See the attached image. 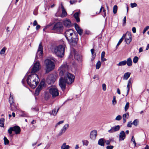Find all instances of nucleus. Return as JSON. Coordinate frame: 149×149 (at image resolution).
Listing matches in <instances>:
<instances>
[{"instance_id": "nucleus-1", "label": "nucleus", "mask_w": 149, "mask_h": 149, "mask_svg": "<svg viewBox=\"0 0 149 149\" xmlns=\"http://www.w3.org/2000/svg\"><path fill=\"white\" fill-rule=\"evenodd\" d=\"M75 77L72 74L68 72H66L64 78L61 77L59 80V85L62 90H65L66 84H70L74 82Z\"/></svg>"}, {"instance_id": "nucleus-2", "label": "nucleus", "mask_w": 149, "mask_h": 149, "mask_svg": "<svg viewBox=\"0 0 149 149\" xmlns=\"http://www.w3.org/2000/svg\"><path fill=\"white\" fill-rule=\"evenodd\" d=\"M65 36L70 45L74 46L77 45L78 39L73 30L69 29L66 30L65 32Z\"/></svg>"}, {"instance_id": "nucleus-3", "label": "nucleus", "mask_w": 149, "mask_h": 149, "mask_svg": "<svg viewBox=\"0 0 149 149\" xmlns=\"http://www.w3.org/2000/svg\"><path fill=\"white\" fill-rule=\"evenodd\" d=\"M28 84L32 88H35L40 81V79L36 74L29 75L26 79Z\"/></svg>"}, {"instance_id": "nucleus-4", "label": "nucleus", "mask_w": 149, "mask_h": 149, "mask_svg": "<svg viewBox=\"0 0 149 149\" xmlns=\"http://www.w3.org/2000/svg\"><path fill=\"white\" fill-rule=\"evenodd\" d=\"M66 46L64 43L62 45H60L56 47L54 49V52L58 57L62 58L64 55L65 48Z\"/></svg>"}, {"instance_id": "nucleus-5", "label": "nucleus", "mask_w": 149, "mask_h": 149, "mask_svg": "<svg viewBox=\"0 0 149 149\" xmlns=\"http://www.w3.org/2000/svg\"><path fill=\"white\" fill-rule=\"evenodd\" d=\"M46 68V73H48L54 70L55 64L53 62L49 59H46L44 62Z\"/></svg>"}, {"instance_id": "nucleus-6", "label": "nucleus", "mask_w": 149, "mask_h": 149, "mask_svg": "<svg viewBox=\"0 0 149 149\" xmlns=\"http://www.w3.org/2000/svg\"><path fill=\"white\" fill-rule=\"evenodd\" d=\"M63 24L61 22H58L54 24L52 30L54 33H60L63 32Z\"/></svg>"}, {"instance_id": "nucleus-7", "label": "nucleus", "mask_w": 149, "mask_h": 149, "mask_svg": "<svg viewBox=\"0 0 149 149\" xmlns=\"http://www.w3.org/2000/svg\"><path fill=\"white\" fill-rule=\"evenodd\" d=\"M12 131L15 132L16 134H19L21 132L20 127L18 126H15L12 127H10L8 130V133L10 135L12 134Z\"/></svg>"}, {"instance_id": "nucleus-8", "label": "nucleus", "mask_w": 149, "mask_h": 149, "mask_svg": "<svg viewBox=\"0 0 149 149\" xmlns=\"http://www.w3.org/2000/svg\"><path fill=\"white\" fill-rule=\"evenodd\" d=\"M60 70L59 75L60 76L65 75V72L68 69V66L66 63H64L60 67Z\"/></svg>"}, {"instance_id": "nucleus-9", "label": "nucleus", "mask_w": 149, "mask_h": 149, "mask_svg": "<svg viewBox=\"0 0 149 149\" xmlns=\"http://www.w3.org/2000/svg\"><path fill=\"white\" fill-rule=\"evenodd\" d=\"M49 93L52 95L54 98L58 96L59 94L58 91L56 88L54 87H52L49 90Z\"/></svg>"}, {"instance_id": "nucleus-10", "label": "nucleus", "mask_w": 149, "mask_h": 149, "mask_svg": "<svg viewBox=\"0 0 149 149\" xmlns=\"http://www.w3.org/2000/svg\"><path fill=\"white\" fill-rule=\"evenodd\" d=\"M43 48L42 45V43L40 42L39 45L38 49L37 52L36 58H38L42 57L43 53Z\"/></svg>"}, {"instance_id": "nucleus-11", "label": "nucleus", "mask_w": 149, "mask_h": 149, "mask_svg": "<svg viewBox=\"0 0 149 149\" xmlns=\"http://www.w3.org/2000/svg\"><path fill=\"white\" fill-rule=\"evenodd\" d=\"M122 37L125 38V41L127 44H129L132 40V36L129 32H127L125 34H124Z\"/></svg>"}, {"instance_id": "nucleus-12", "label": "nucleus", "mask_w": 149, "mask_h": 149, "mask_svg": "<svg viewBox=\"0 0 149 149\" xmlns=\"http://www.w3.org/2000/svg\"><path fill=\"white\" fill-rule=\"evenodd\" d=\"M56 80V76L53 74H50L47 79V82L49 84H53Z\"/></svg>"}, {"instance_id": "nucleus-13", "label": "nucleus", "mask_w": 149, "mask_h": 149, "mask_svg": "<svg viewBox=\"0 0 149 149\" xmlns=\"http://www.w3.org/2000/svg\"><path fill=\"white\" fill-rule=\"evenodd\" d=\"M40 68V63L38 62H36L34 65L33 67L32 68L31 71V74L34 73L38 71Z\"/></svg>"}, {"instance_id": "nucleus-14", "label": "nucleus", "mask_w": 149, "mask_h": 149, "mask_svg": "<svg viewBox=\"0 0 149 149\" xmlns=\"http://www.w3.org/2000/svg\"><path fill=\"white\" fill-rule=\"evenodd\" d=\"M45 83L43 81H41L40 84L36 88L35 90V94L36 95L38 96L40 91L42 89L44 86Z\"/></svg>"}, {"instance_id": "nucleus-15", "label": "nucleus", "mask_w": 149, "mask_h": 149, "mask_svg": "<svg viewBox=\"0 0 149 149\" xmlns=\"http://www.w3.org/2000/svg\"><path fill=\"white\" fill-rule=\"evenodd\" d=\"M120 126L118 125L111 127V129L108 131V132L110 133H113L118 131L120 130Z\"/></svg>"}, {"instance_id": "nucleus-16", "label": "nucleus", "mask_w": 149, "mask_h": 149, "mask_svg": "<svg viewBox=\"0 0 149 149\" xmlns=\"http://www.w3.org/2000/svg\"><path fill=\"white\" fill-rule=\"evenodd\" d=\"M74 26L75 29L78 33L80 36L82 35L83 33V30L80 28L79 25L76 23L74 24Z\"/></svg>"}, {"instance_id": "nucleus-17", "label": "nucleus", "mask_w": 149, "mask_h": 149, "mask_svg": "<svg viewBox=\"0 0 149 149\" xmlns=\"http://www.w3.org/2000/svg\"><path fill=\"white\" fill-rule=\"evenodd\" d=\"M69 125L68 124H65L63 127L58 134V136H61L62 134L64 133L66 131V129L68 128Z\"/></svg>"}, {"instance_id": "nucleus-18", "label": "nucleus", "mask_w": 149, "mask_h": 149, "mask_svg": "<svg viewBox=\"0 0 149 149\" xmlns=\"http://www.w3.org/2000/svg\"><path fill=\"white\" fill-rule=\"evenodd\" d=\"M61 7L62 12L61 14L60 15V17H65L67 15V14L62 3L61 4Z\"/></svg>"}, {"instance_id": "nucleus-19", "label": "nucleus", "mask_w": 149, "mask_h": 149, "mask_svg": "<svg viewBox=\"0 0 149 149\" xmlns=\"http://www.w3.org/2000/svg\"><path fill=\"white\" fill-rule=\"evenodd\" d=\"M63 23L65 26L69 28L71 26V22L69 19H65L63 21Z\"/></svg>"}, {"instance_id": "nucleus-20", "label": "nucleus", "mask_w": 149, "mask_h": 149, "mask_svg": "<svg viewBox=\"0 0 149 149\" xmlns=\"http://www.w3.org/2000/svg\"><path fill=\"white\" fill-rule=\"evenodd\" d=\"M10 107L12 111H17L18 110L17 105L15 103L10 104Z\"/></svg>"}, {"instance_id": "nucleus-21", "label": "nucleus", "mask_w": 149, "mask_h": 149, "mask_svg": "<svg viewBox=\"0 0 149 149\" xmlns=\"http://www.w3.org/2000/svg\"><path fill=\"white\" fill-rule=\"evenodd\" d=\"M97 131L95 130H94L91 131L90 134V138L92 139H95L97 136Z\"/></svg>"}, {"instance_id": "nucleus-22", "label": "nucleus", "mask_w": 149, "mask_h": 149, "mask_svg": "<svg viewBox=\"0 0 149 149\" xmlns=\"http://www.w3.org/2000/svg\"><path fill=\"white\" fill-rule=\"evenodd\" d=\"M119 141L123 140L125 137V133L123 131H121L119 134Z\"/></svg>"}, {"instance_id": "nucleus-23", "label": "nucleus", "mask_w": 149, "mask_h": 149, "mask_svg": "<svg viewBox=\"0 0 149 149\" xmlns=\"http://www.w3.org/2000/svg\"><path fill=\"white\" fill-rule=\"evenodd\" d=\"M105 139L104 138H101L100 139L98 142V144L101 146H104Z\"/></svg>"}, {"instance_id": "nucleus-24", "label": "nucleus", "mask_w": 149, "mask_h": 149, "mask_svg": "<svg viewBox=\"0 0 149 149\" xmlns=\"http://www.w3.org/2000/svg\"><path fill=\"white\" fill-rule=\"evenodd\" d=\"M9 102L10 104L15 103L13 96V95L11 94V93H10V96L9 98Z\"/></svg>"}, {"instance_id": "nucleus-25", "label": "nucleus", "mask_w": 149, "mask_h": 149, "mask_svg": "<svg viewBox=\"0 0 149 149\" xmlns=\"http://www.w3.org/2000/svg\"><path fill=\"white\" fill-rule=\"evenodd\" d=\"M79 13L78 12L75 13L74 15V17L77 22H80V19L79 17Z\"/></svg>"}, {"instance_id": "nucleus-26", "label": "nucleus", "mask_w": 149, "mask_h": 149, "mask_svg": "<svg viewBox=\"0 0 149 149\" xmlns=\"http://www.w3.org/2000/svg\"><path fill=\"white\" fill-rule=\"evenodd\" d=\"M129 116L128 113H127L123 115V123H125L126 119L129 117Z\"/></svg>"}, {"instance_id": "nucleus-27", "label": "nucleus", "mask_w": 149, "mask_h": 149, "mask_svg": "<svg viewBox=\"0 0 149 149\" xmlns=\"http://www.w3.org/2000/svg\"><path fill=\"white\" fill-rule=\"evenodd\" d=\"M126 64L128 66H130L132 65V59L131 58H129L127 59V60L126 61Z\"/></svg>"}, {"instance_id": "nucleus-28", "label": "nucleus", "mask_w": 149, "mask_h": 149, "mask_svg": "<svg viewBox=\"0 0 149 149\" xmlns=\"http://www.w3.org/2000/svg\"><path fill=\"white\" fill-rule=\"evenodd\" d=\"M131 73L129 72L125 73L123 76V79L125 80H127L130 77Z\"/></svg>"}, {"instance_id": "nucleus-29", "label": "nucleus", "mask_w": 149, "mask_h": 149, "mask_svg": "<svg viewBox=\"0 0 149 149\" xmlns=\"http://www.w3.org/2000/svg\"><path fill=\"white\" fill-rule=\"evenodd\" d=\"M75 59L78 61H81V57L80 55L77 54H75L74 56Z\"/></svg>"}, {"instance_id": "nucleus-30", "label": "nucleus", "mask_w": 149, "mask_h": 149, "mask_svg": "<svg viewBox=\"0 0 149 149\" xmlns=\"http://www.w3.org/2000/svg\"><path fill=\"white\" fill-rule=\"evenodd\" d=\"M70 148V146L69 145H66V143H63L61 147V149H69Z\"/></svg>"}, {"instance_id": "nucleus-31", "label": "nucleus", "mask_w": 149, "mask_h": 149, "mask_svg": "<svg viewBox=\"0 0 149 149\" xmlns=\"http://www.w3.org/2000/svg\"><path fill=\"white\" fill-rule=\"evenodd\" d=\"M126 64V60L121 61L119 62V63L117 64L119 66H123Z\"/></svg>"}, {"instance_id": "nucleus-32", "label": "nucleus", "mask_w": 149, "mask_h": 149, "mask_svg": "<svg viewBox=\"0 0 149 149\" xmlns=\"http://www.w3.org/2000/svg\"><path fill=\"white\" fill-rule=\"evenodd\" d=\"M4 119L1 118L0 119V126L2 127H4Z\"/></svg>"}, {"instance_id": "nucleus-33", "label": "nucleus", "mask_w": 149, "mask_h": 149, "mask_svg": "<svg viewBox=\"0 0 149 149\" xmlns=\"http://www.w3.org/2000/svg\"><path fill=\"white\" fill-rule=\"evenodd\" d=\"M101 63L100 61H98L96 65V68L97 69H98L100 68L101 65Z\"/></svg>"}, {"instance_id": "nucleus-34", "label": "nucleus", "mask_w": 149, "mask_h": 149, "mask_svg": "<svg viewBox=\"0 0 149 149\" xmlns=\"http://www.w3.org/2000/svg\"><path fill=\"white\" fill-rule=\"evenodd\" d=\"M7 48L6 47H3L1 50L0 52V54L2 55V54H4L5 53L6 51V50Z\"/></svg>"}, {"instance_id": "nucleus-35", "label": "nucleus", "mask_w": 149, "mask_h": 149, "mask_svg": "<svg viewBox=\"0 0 149 149\" xmlns=\"http://www.w3.org/2000/svg\"><path fill=\"white\" fill-rule=\"evenodd\" d=\"M20 113L19 116L20 117H26L28 116L27 114L25 112H20Z\"/></svg>"}, {"instance_id": "nucleus-36", "label": "nucleus", "mask_w": 149, "mask_h": 149, "mask_svg": "<svg viewBox=\"0 0 149 149\" xmlns=\"http://www.w3.org/2000/svg\"><path fill=\"white\" fill-rule=\"evenodd\" d=\"M118 9L117 6L115 5H114L113 7V12L114 14H115L116 13Z\"/></svg>"}, {"instance_id": "nucleus-37", "label": "nucleus", "mask_w": 149, "mask_h": 149, "mask_svg": "<svg viewBox=\"0 0 149 149\" xmlns=\"http://www.w3.org/2000/svg\"><path fill=\"white\" fill-rule=\"evenodd\" d=\"M4 142V144L5 145L8 144L9 143V141L7 139L6 137H5L3 139Z\"/></svg>"}, {"instance_id": "nucleus-38", "label": "nucleus", "mask_w": 149, "mask_h": 149, "mask_svg": "<svg viewBox=\"0 0 149 149\" xmlns=\"http://www.w3.org/2000/svg\"><path fill=\"white\" fill-rule=\"evenodd\" d=\"M139 60V58L137 56H135L133 59V62L134 63H136Z\"/></svg>"}, {"instance_id": "nucleus-39", "label": "nucleus", "mask_w": 149, "mask_h": 149, "mask_svg": "<svg viewBox=\"0 0 149 149\" xmlns=\"http://www.w3.org/2000/svg\"><path fill=\"white\" fill-rule=\"evenodd\" d=\"M83 145L87 146L88 143V141L87 140H83L82 141Z\"/></svg>"}, {"instance_id": "nucleus-40", "label": "nucleus", "mask_w": 149, "mask_h": 149, "mask_svg": "<svg viewBox=\"0 0 149 149\" xmlns=\"http://www.w3.org/2000/svg\"><path fill=\"white\" fill-rule=\"evenodd\" d=\"M116 96H113V100L112 101V104H113V105H115L116 103Z\"/></svg>"}, {"instance_id": "nucleus-41", "label": "nucleus", "mask_w": 149, "mask_h": 149, "mask_svg": "<svg viewBox=\"0 0 149 149\" xmlns=\"http://www.w3.org/2000/svg\"><path fill=\"white\" fill-rule=\"evenodd\" d=\"M123 37H122L119 40V41H118V43H117V45H116V47H117L121 43V42H122L123 40Z\"/></svg>"}, {"instance_id": "nucleus-42", "label": "nucleus", "mask_w": 149, "mask_h": 149, "mask_svg": "<svg viewBox=\"0 0 149 149\" xmlns=\"http://www.w3.org/2000/svg\"><path fill=\"white\" fill-rule=\"evenodd\" d=\"M129 103L128 102L126 103L125 107V111H126L127 109H128L129 107Z\"/></svg>"}, {"instance_id": "nucleus-43", "label": "nucleus", "mask_w": 149, "mask_h": 149, "mask_svg": "<svg viewBox=\"0 0 149 149\" xmlns=\"http://www.w3.org/2000/svg\"><path fill=\"white\" fill-rule=\"evenodd\" d=\"M149 29V26H147L144 29L143 31V34H144L146 31Z\"/></svg>"}, {"instance_id": "nucleus-44", "label": "nucleus", "mask_w": 149, "mask_h": 149, "mask_svg": "<svg viewBox=\"0 0 149 149\" xmlns=\"http://www.w3.org/2000/svg\"><path fill=\"white\" fill-rule=\"evenodd\" d=\"M131 7L132 8H134V7H136L137 6V4L136 3H131Z\"/></svg>"}, {"instance_id": "nucleus-45", "label": "nucleus", "mask_w": 149, "mask_h": 149, "mask_svg": "<svg viewBox=\"0 0 149 149\" xmlns=\"http://www.w3.org/2000/svg\"><path fill=\"white\" fill-rule=\"evenodd\" d=\"M138 120L137 119L134 120L133 122L132 123L135 126L137 125Z\"/></svg>"}, {"instance_id": "nucleus-46", "label": "nucleus", "mask_w": 149, "mask_h": 149, "mask_svg": "<svg viewBox=\"0 0 149 149\" xmlns=\"http://www.w3.org/2000/svg\"><path fill=\"white\" fill-rule=\"evenodd\" d=\"M131 141H132L133 142L134 144V146H136V143L135 140L134 138V137L133 136H132V137Z\"/></svg>"}, {"instance_id": "nucleus-47", "label": "nucleus", "mask_w": 149, "mask_h": 149, "mask_svg": "<svg viewBox=\"0 0 149 149\" xmlns=\"http://www.w3.org/2000/svg\"><path fill=\"white\" fill-rule=\"evenodd\" d=\"M77 2V0H70V3L71 4H75Z\"/></svg>"}, {"instance_id": "nucleus-48", "label": "nucleus", "mask_w": 149, "mask_h": 149, "mask_svg": "<svg viewBox=\"0 0 149 149\" xmlns=\"http://www.w3.org/2000/svg\"><path fill=\"white\" fill-rule=\"evenodd\" d=\"M102 89L104 91H105L106 89V85L105 84H103L102 85Z\"/></svg>"}, {"instance_id": "nucleus-49", "label": "nucleus", "mask_w": 149, "mask_h": 149, "mask_svg": "<svg viewBox=\"0 0 149 149\" xmlns=\"http://www.w3.org/2000/svg\"><path fill=\"white\" fill-rule=\"evenodd\" d=\"M121 118H122V117L121 116L118 115L116 117V120H120V119H121Z\"/></svg>"}, {"instance_id": "nucleus-50", "label": "nucleus", "mask_w": 149, "mask_h": 149, "mask_svg": "<svg viewBox=\"0 0 149 149\" xmlns=\"http://www.w3.org/2000/svg\"><path fill=\"white\" fill-rule=\"evenodd\" d=\"M132 84V78H130L128 81V85H131Z\"/></svg>"}, {"instance_id": "nucleus-51", "label": "nucleus", "mask_w": 149, "mask_h": 149, "mask_svg": "<svg viewBox=\"0 0 149 149\" xmlns=\"http://www.w3.org/2000/svg\"><path fill=\"white\" fill-rule=\"evenodd\" d=\"M64 122V120H62L59 121L58 122L57 124H56L55 127H56L58 125H59L60 124H62Z\"/></svg>"}, {"instance_id": "nucleus-52", "label": "nucleus", "mask_w": 149, "mask_h": 149, "mask_svg": "<svg viewBox=\"0 0 149 149\" xmlns=\"http://www.w3.org/2000/svg\"><path fill=\"white\" fill-rule=\"evenodd\" d=\"M94 79H96L97 80H98L99 79V77L98 75H95L93 77Z\"/></svg>"}, {"instance_id": "nucleus-53", "label": "nucleus", "mask_w": 149, "mask_h": 149, "mask_svg": "<svg viewBox=\"0 0 149 149\" xmlns=\"http://www.w3.org/2000/svg\"><path fill=\"white\" fill-rule=\"evenodd\" d=\"M130 85H127V94L126 95V96L128 94V93H129V90H130Z\"/></svg>"}, {"instance_id": "nucleus-54", "label": "nucleus", "mask_w": 149, "mask_h": 149, "mask_svg": "<svg viewBox=\"0 0 149 149\" xmlns=\"http://www.w3.org/2000/svg\"><path fill=\"white\" fill-rule=\"evenodd\" d=\"M113 148V146H107V149H112Z\"/></svg>"}, {"instance_id": "nucleus-55", "label": "nucleus", "mask_w": 149, "mask_h": 149, "mask_svg": "<svg viewBox=\"0 0 149 149\" xmlns=\"http://www.w3.org/2000/svg\"><path fill=\"white\" fill-rule=\"evenodd\" d=\"M59 108H55L53 110L52 112H58Z\"/></svg>"}, {"instance_id": "nucleus-56", "label": "nucleus", "mask_w": 149, "mask_h": 149, "mask_svg": "<svg viewBox=\"0 0 149 149\" xmlns=\"http://www.w3.org/2000/svg\"><path fill=\"white\" fill-rule=\"evenodd\" d=\"M51 115L55 116L56 115L57 112H49Z\"/></svg>"}, {"instance_id": "nucleus-57", "label": "nucleus", "mask_w": 149, "mask_h": 149, "mask_svg": "<svg viewBox=\"0 0 149 149\" xmlns=\"http://www.w3.org/2000/svg\"><path fill=\"white\" fill-rule=\"evenodd\" d=\"M132 124V123L129 122L127 125V126L129 127H131Z\"/></svg>"}, {"instance_id": "nucleus-58", "label": "nucleus", "mask_w": 149, "mask_h": 149, "mask_svg": "<svg viewBox=\"0 0 149 149\" xmlns=\"http://www.w3.org/2000/svg\"><path fill=\"white\" fill-rule=\"evenodd\" d=\"M37 24L38 23L37 21L36 20H34L33 23V25L34 26H35L37 25Z\"/></svg>"}, {"instance_id": "nucleus-59", "label": "nucleus", "mask_w": 149, "mask_h": 149, "mask_svg": "<svg viewBox=\"0 0 149 149\" xmlns=\"http://www.w3.org/2000/svg\"><path fill=\"white\" fill-rule=\"evenodd\" d=\"M105 54V52L104 51H103L101 53V57H104Z\"/></svg>"}, {"instance_id": "nucleus-60", "label": "nucleus", "mask_w": 149, "mask_h": 149, "mask_svg": "<svg viewBox=\"0 0 149 149\" xmlns=\"http://www.w3.org/2000/svg\"><path fill=\"white\" fill-rule=\"evenodd\" d=\"M26 78H24L22 80V82L23 84V85L24 86H25L24 85V83L25 82V80H26Z\"/></svg>"}, {"instance_id": "nucleus-61", "label": "nucleus", "mask_w": 149, "mask_h": 149, "mask_svg": "<svg viewBox=\"0 0 149 149\" xmlns=\"http://www.w3.org/2000/svg\"><path fill=\"white\" fill-rule=\"evenodd\" d=\"M126 17L125 16L124 17V18H123V25H124V24H126Z\"/></svg>"}, {"instance_id": "nucleus-62", "label": "nucleus", "mask_w": 149, "mask_h": 149, "mask_svg": "<svg viewBox=\"0 0 149 149\" xmlns=\"http://www.w3.org/2000/svg\"><path fill=\"white\" fill-rule=\"evenodd\" d=\"M104 143H106V144L107 145H109L110 143V141L109 140L106 141L105 140Z\"/></svg>"}, {"instance_id": "nucleus-63", "label": "nucleus", "mask_w": 149, "mask_h": 149, "mask_svg": "<svg viewBox=\"0 0 149 149\" xmlns=\"http://www.w3.org/2000/svg\"><path fill=\"white\" fill-rule=\"evenodd\" d=\"M101 61L102 62H104V61H107V59L104 58V57H101Z\"/></svg>"}, {"instance_id": "nucleus-64", "label": "nucleus", "mask_w": 149, "mask_h": 149, "mask_svg": "<svg viewBox=\"0 0 149 149\" xmlns=\"http://www.w3.org/2000/svg\"><path fill=\"white\" fill-rule=\"evenodd\" d=\"M85 33L86 34L89 35L90 34V31L88 30H86Z\"/></svg>"}]
</instances>
